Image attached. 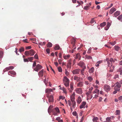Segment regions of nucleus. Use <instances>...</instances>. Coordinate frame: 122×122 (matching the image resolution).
Segmentation results:
<instances>
[{
	"instance_id": "obj_1",
	"label": "nucleus",
	"mask_w": 122,
	"mask_h": 122,
	"mask_svg": "<svg viewBox=\"0 0 122 122\" xmlns=\"http://www.w3.org/2000/svg\"><path fill=\"white\" fill-rule=\"evenodd\" d=\"M114 86V90H116L119 91L120 90V88L121 86V85L118 82H117L112 87Z\"/></svg>"
},
{
	"instance_id": "obj_2",
	"label": "nucleus",
	"mask_w": 122,
	"mask_h": 122,
	"mask_svg": "<svg viewBox=\"0 0 122 122\" xmlns=\"http://www.w3.org/2000/svg\"><path fill=\"white\" fill-rule=\"evenodd\" d=\"M63 83L65 86L68 87L69 86V80L66 77H64L63 79Z\"/></svg>"
},
{
	"instance_id": "obj_3",
	"label": "nucleus",
	"mask_w": 122,
	"mask_h": 122,
	"mask_svg": "<svg viewBox=\"0 0 122 122\" xmlns=\"http://www.w3.org/2000/svg\"><path fill=\"white\" fill-rule=\"evenodd\" d=\"M52 112L54 115L57 116V113L60 112L59 110V108L57 107L52 110Z\"/></svg>"
},
{
	"instance_id": "obj_4",
	"label": "nucleus",
	"mask_w": 122,
	"mask_h": 122,
	"mask_svg": "<svg viewBox=\"0 0 122 122\" xmlns=\"http://www.w3.org/2000/svg\"><path fill=\"white\" fill-rule=\"evenodd\" d=\"M42 66L39 64H37L36 67L34 68V70L36 71H38L41 70L42 68Z\"/></svg>"
},
{
	"instance_id": "obj_5",
	"label": "nucleus",
	"mask_w": 122,
	"mask_h": 122,
	"mask_svg": "<svg viewBox=\"0 0 122 122\" xmlns=\"http://www.w3.org/2000/svg\"><path fill=\"white\" fill-rule=\"evenodd\" d=\"M52 92V89H47L46 90L45 92L47 93V97L50 95V94H51L50 92Z\"/></svg>"
},
{
	"instance_id": "obj_6",
	"label": "nucleus",
	"mask_w": 122,
	"mask_h": 122,
	"mask_svg": "<svg viewBox=\"0 0 122 122\" xmlns=\"http://www.w3.org/2000/svg\"><path fill=\"white\" fill-rule=\"evenodd\" d=\"M47 97L48 98L49 102H54V98L53 96L52 95L47 96Z\"/></svg>"
},
{
	"instance_id": "obj_7",
	"label": "nucleus",
	"mask_w": 122,
	"mask_h": 122,
	"mask_svg": "<svg viewBox=\"0 0 122 122\" xmlns=\"http://www.w3.org/2000/svg\"><path fill=\"white\" fill-rule=\"evenodd\" d=\"M70 88H68L67 89L69 90V92L71 93L72 92V90H73L74 87L73 86V84L72 83H71L70 84Z\"/></svg>"
},
{
	"instance_id": "obj_8",
	"label": "nucleus",
	"mask_w": 122,
	"mask_h": 122,
	"mask_svg": "<svg viewBox=\"0 0 122 122\" xmlns=\"http://www.w3.org/2000/svg\"><path fill=\"white\" fill-rule=\"evenodd\" d=\"M104 90L107 92L110 91L111 89L110 86L107 85H106L104 86Z\"/></svg>"
},
{
	"instance_id": "obj_9",
	"label": "nucleus",
	"mask_w": 122,
	"mask_h": 122,
	"mask_svg": "<svg viewBox=\"0 0 122 122\" xmlns=\"http://www.w3.org/2000/svg\"><path fill=\"white\" fill-rule=\"evenodd\" d=\"M78 65L83 68H86V67L85 65V64L82 61H80L78 63Z\"/></svg>"
},
{
	"instance_id": "obj_10",
	"label": "nucleus",
	"mask_w": 122,
	"mask_h": 122,
	"mask_svg": "<svg viewBox=\"0 0 122 122\" xmlns=\"http://www.w3.org/2000/svg\"><path fill=\"white\" fill-rule=\"evenodd\" d=\"M80 71L79 69H76L73 71L72 72L74 74H79Z\"/></svg>"
},
{
	"instance_id": "obj_11",
	"label": "nucleus",
	"mask_w": 122,
	"mask_h": 122,
	"mask_svg": "<svg viewBox=\"0 0 122 122\" xmlns=\"http://www.w3.org/2000/svg\"><path fill=\"white\" fill-rule=\"evenodd\" d=\"M29 51L30 55V56H33L36 53V52L32 49H31Z\"/></svg>"
},
{
	"instance_id": "obj_12",
	"label": "nucleus",
	"mask_w": 122,
	"mask_h": 122,
	"mask_svg": "<svg viewBox=\"0 0 122 122\" xmlns=\"http://www.w3.org/2000/svg\"><path fill=\"white\" fill-rule=\"evenodd\" d=\"M14 68V67L12 66H10L9 67L6 68L5 69H4V71L5 72L6 71H8L11 69H13Z\"/></svg>"
},
{
	"instance_id": "obj_13",
	"label": "nucleus",
	"mask_w": 122,
	"mask_h": 122,
	"mask_svg": "<svg viewBox=\"0 0 122 122\" xmlns=\"http://www.w3.org/2000/svg\"><path fill=\"white\" fill-rule=\"evenodd\" d=\"M75 94L74 92H73L72 95L71 96L70 98L72 102L75 101Z\"/></svg>"
},
{
	"instance_id": "obj_14",
	"label": "nucleus",
	"mask_w": 122,
	"mask_h": 122,
	"mask_svg": "<svg viewBox=\"0 0 122 122\" xmlns=\"http://www.w3.org/2000/svg\"><path fill=\"white\" fill-rule=\"evenodd\" d=\"M86 102H83L81 103V105L80 106V109L83 108H85V105L86 104Z\"/></svg>"
},
{
	"instance_id": "obj_15",
	"label": "nucleus",
	"mask_w": 122,
	"mask_h": 122,
	"mask_svg": "<svg viewBox=\"0 0 122 122\" xmlns=\"http://www.w3.org/2000/svg\"><path fill=\"white\" fill-rule=\"evenodd\" d=\"M116 10V8L112 7L110 10L109 13L111 14H112Z\"/></svg>"
},
{
	"instance_id": "obj_16",
	"label": "nucleus",
	"mask_w": 122,
	"mask_h": 122,
	"mask_svg": "<svg viewBox=\"0 0 122 122\" xmlns=\"http://www.w3.org/2000/svg\"><path fill=\"white\" fill-rule=\"evenodd\" d=\"M76 91L77 93L79 94H81L82 92L81 89V88L76 89Z\"/></svg>"
},
{
	"instance_id": "obj_17",
	"label": "nucleus",
	"mask_w": 122,
	"mask_h": 122,
	"mask_svg": "<svg viewBox=\"0 0 122 122\" xmlns=\"http://www.w3.org/2000/svg\"><path fill=\"white\" fill-rule=\"evenodd\" d=\"M76 41V39L74 38H73L71 40V43L73 46L74 47L75 46V43Z\"/></svg>"
},
{
	"instance_id": "obj_18",
	"label": "nucleus",
	"mask_w": 122,
	"mask_h": 122,
	"mask_svg": "<svg viewBox=\"0 0 122 122\" xmlns=\"http://www.w3.org/2000/svg\"><path fill=\"white\" fill-rule=\"evenodd\" d=\"M8 74L9 75H10V74L13 75H15L16 74L15 71L12 70L9 71L8 72Z\"/></svg>"
},
{
	"instance_id": "obj_19",
	"label": "nucleus",
	"mask_w": 122,
	"mask_h": 122,
	"mask_svg": "<svg viewBox=\"0 0 122 122\" xmlns=\"http://www.w3.org/2000/svg\"><path fill=\"white\" fill-rule=\"evenodd\" d=\"M44 70L42 69L39 72L38 75L39 76H44Z\"/></svg>"
},
{
	"instance_id": "obj_20",
	"label": "nucleus",
	"mask_w": 122,
	"mask_h": 122,
	"mask_svg": "<svg viewBox=\"0 0 122 122\" xmlns=\"http://www.w3.org/2000/svg\"><path fill=\"white\" fill-rule=\"evenodd\" d=\"M120 14L119 11H117L114 13V15L115 17H116L119 15Z\"/></svg>"
},
{
	"instance_id": "obj_21",
	"label": "nucleus",
	"mask_w": 122,
	"mask_h": 122,
	"mask_svg": "<svg viewBox=\"0 0 122 122\" xmlns=\"http://www.w3.org/2000/svg\"><path fill=\"white\" fill-rule=\"evenodd\" d=\"M81 57L80 55V53H78L76 55L75 58L76 59H78L79 60H80Z\"/></svg>"
},
{
	"instance_id": "obj_22",
	"label": "nucleus",
	"mask_w": 122,
	"mask_h": 122,
	"mask_svg": "<svg viewBox=\"0 0 122 122\" xmlns=\"http://www.w3.org/2000/svg\"><path fill=\"white\" fill-rule=\"evenodd\" d=\"M56 120H57L58 122H63L62 119H61L60 117H58L56 118Z\"/></svg>"
},
{
	"instance_id": "obj_23",
	"label": "nucleus",
	"mask_w": 122,
	"mask_h": 122,
	"mask_svg": "<svg viewBox=\"0 0 122 122\" xmlns=\"http://www.w3.org/2000/svg\"><path fill=\"white\" fill-rule=\"evenodd\" d=\"M99 90L97 89H96L95 90L93 91V94L97 93L98 94H99Z\"/></svg>"
},
{
	"instance_id": "obj_24",
	"label": "nucleus",
	"mask_w": 122,
	"mask_h": 122,
	"mask_svg": "<svg viewBox=\"0 0 122 122\" xmlns=\"http://www.w3.org/2000/svg\"><path fill=\"white\" fill-rule=\"evenodd\" d=\"M70 57V55H64L63 56V58L67 60L69 59Z\"/></svg>"
},
{
	"instance_id": "obj_25",
	"label": "nucleus",
	"mask_w": 122,
	"mask_h": 122,
	"mask_svg": "<svg viewBox=\"0 0 122 122\" xmlns=\"http://www.w3.org/2000/svg\"><path fill=\"white\" fill-rule=\"evenodd\" d=\"M74 79L77 81H80V80L81 79L78 77H74Z\"/></svg>"
},
{
	"instance_id": "obj_26",
	"label": "nucleus",
	"mask_w": 122,
	"mask_h": 122,
	"mask_svg": "<svg viewBox=\"0 0 122 122\" xmlns=\"http://www.w3.org/2000/svg\"><path fill=\"white\" fill-rule=\"evenodd\" d=\"M107 61V63L108 65V66H110L112 67V63L110 61Z\"/></svg>"
},
{
	"instance_id": "obj_27",
	"label": "nucleus",
	"mask_w": 122,
	"mask_h": 122,
	"mask_svg": "<svg viewBox=\"0 0 122 122\" xmlns=\"http://www.w3.org/2000/svg\"><path fill=\"white\" fill-rule=\"evenodd\" d=\"M98 118L97 117H94L93 119L92 120L94 122H98L97 121L98 120Z\"/></svg>"
},
{
	"instance_id": "obj_28",
	"label": "nucleus",
	"mask_w": 122,
	"mask_h": 122,
	"mask_svg": "<svg viewBox=\"0 0 122 122\" xmlns=\"http://www.w3.org/2000/svg\"><path fill=\"white\" fill-rule=\"evenodd\" d=\"M71 62L68 63L67 64V67L69 68L70 69L71 68Z\"/></svg>"
},
{
	"instance_id": "obj_29",
	"label": "nucleus",
	"mask_w": 122,
	"mask_h": 122,
	"mask_svg": "<svg viewBox=\"0 0 122 122\" xmlns=\"http://www.w3.org/2000/svg\"><path fill=\"white\" fill-rule=\"evenodd\" d=\"M60 48V47L59 45H56L55 46L54 48V49L55 50H59Z\"/></svg>"
},
{
	"instance_id": "obj_30",
	"label": "nucleus",
	"mask_w": 122,
	"mask_h": 122,
	"mask_svg": "<svg viewBox=\"0 0 122 122\" xmlns=\"http://www.w3.org/2000/svg\"><path fill=\"white\" fill-rule=\"evenodd\" d=\"M46 77H44V79L43 81L46 84V83L48 81V77H47V80H46Z\"/></svg>"
},
{
	"instance_id": "obj_31",
	"label": "nucleus",
	"mask_w": 122,
	"mask_h": 122,
	"mask_svg": "<svg viewBox=\"0 0 122 122\" xmlns=\"http://www.w3.org/2000/svg\"><path fill=\"white\" fill-rule=\"evenodd\" d=\"M77 101V103L79 104H80L81 102V100L80 97H78Z\"/></svg>"
},
{
	"instance_id": "obj_32",
	"label": "nucleus",
	"mask_w": 122,
	"mask_h": 122,
	"mask_svg": "<svg viewBox=\"0 0 122 122\" xmlns=\"http://www.w3.org/2000/svg\"><path fill=\"white\" fill-rule=\"evenodd\" d=\"M114 48L115 49L116 51H118L120 49V47L118 46H115L114 47Z\"/></svg>"
},
{
	"instance_id": "obj_33",
	"label": "nucleus",
	"mask_w": 122,
	"mask_h": 122,
	"mask_svg": "<svg viewBox=\"0 0 122 122\" xmlns=\"http://www.w3.org/2000/svg\"><path fill=\"white\" fill-rule=\"evenodd\" d=\"M114 66H112V67H111L110 68L109 72H112L113 71V70L114 69Z\"/></svg>"
},
{
	"instance_id": "obj_34",
	"label": "nucleus",
	"mask_w": 122,
	"mask_h": 122,
	"mask_svg": "<svg viewBox=\"0 0 122 122\" xmlns=\"http://www.w3.org/2000/svg\"><path fill=\"white\" fill-rule=\"evenodd\" d=\"M47 47H52V44L51 43L49 42L47 44Z\"/></svg>"
},
{
	"instance_id": "obj_35",
	"label": "nucleus",
	"mask_w": 122,
	"mask_h": 122,
	"mask_svg": "<svg viewBox=\"0 0 122 122\" xmlns=\"http://www.w3.org/2000/svg\"><path fill=\"white\" fill-rule=\"evenodd\" d=\"M62 90L63 91L64 93H65L66 94H67V92L66 91V89L64 87H62Z\"/></svg>"
},
{
	"instance_id": "obj_36",
	"label": "nucleus",
	"mask_w": 122,
	"mask_h": 122,
	"mask_svg": "<svg viewBox=\"0 0 122 122\" xmlns=\"http://www.w3.org/2000/svg\"><path fill=\"white\" fill-rule=\"evenodd\" d=\"M110 26V23L108 22L107 25V28H106V27H105V29L106 30H107L109 28Z\"/></svg>"
},
{
	"instance_id": "obj_37",
	"label": "nucleus",
	"mask_w": 122,
	"mask_h": 122,
	"mask_svg": "<svg viewBox=\"0 0 122 122\" xmlns=\"http://www.w3.org/2000/svg\"><path fill=\"white\" fill-rule=\"evenodd\" d=\"M111 121V119L109 117H107L106 118V121L103 122H110Z\"/></svg>"
},
{
	"instance_id": "obj_38",
	"label": "nucleus",
	"mask_w": 122,
	"mask_h": 122,
	"mask_svg": "<svg viewBox=\"0 0 122 122\" xmlns=\"http://www.w3.org/2000/svg\"><path fill=\"white\" fill-rule=\"evenodd\" d=\"M90 7V6L87 5L84 7V9L86 10H89Z\"/></svg>"
},
{
	"instance_id": "obj_39",
	"label": "nucleus",
	"mask_w": 122,
	"mask_h": 122,
	"mask_svg": "<svg viewBox=\"0 0 122 122\" xmlns=\"http://www.w3.org/2000/svg\"><path fill=\"white\" fill-rule=\"evenodd\" d=\"M117 18L119 20L122 21V14L118 16Z\"/></svg>"
},
{
	"instance_id": "obj_40",
	"label": "nucleus",
	"mask_w": 122,
	"mask_h": 122,
	"mask_svg": "<svg viewBox=\"0 0 122 122\" xmlns=\"http://www.w3.org/2000/svg\"><path fill=\"white\" fill-rule=\"evenodd\" d=\"M24 54L25 55L27 56L30 55L29 51H25V52Z\"/></svg>"
},
{
	"instance_id": "obj_41",
	"label": "nucleus",
	"mask_w": 122,
	"mask_h": 122,
	"mask_svg": "<svg viewBox=\"0 0 122 122\" xmlns=\"http://www.w3.org/2000/svg\"><path fill=\"white\" fill-rule=\"evenodd\" d=\"M106 22H104L100 24V26L102 27H103L106 25Z\"/></svg>"
},
{
	"instance_id": "obj_42",
	"label": "nucleus",
	"mask_w": 122,
	"mask_h": 122,
	"mask_svg": "<svg viewBox=\"0 0 122 122\" xmlns=\"http://www.w3.org/2000/svg\"><path fill=\"white\" fill-rule=\"evenodd\" d=\"M77 86L79 87H81L83 86V84L81 82H80L77 84Z\"/></svg>"
},
{
	"instance_id": "obj_43",
	"label": "nucleus",
	"mask_w": 122,
	"mask_h": 122,
	"mask_svg": "<svg viewBox=\"0 0 122 122\" xmlns=\"http://www.w3.org/2000/svg\"><path fill=\"white\" fill-rule=\"evenodd\" d=\"M24 50H25L24 48L23 47H21L19 51L21 52L24 51Z\"/></svg>"
},
{
	"instance_id": "obj_44",
	"label": "nucleus",
	"mask_w": 122,
	"mask_h": 122,
	"mask_svg": "<svg viewBox=\"0 0 122 122\" xmlns=\"http://www.w3.org/2000/svg\"><path fill=\"white\" fill-rule=\"evenodd\" d=\"M94 67H92L89 70V72L90 73H92L94 71Z\"/></svg>"
},
{
	"instance_id": "obj_45",
	"label": "nucleus",
	"mask_w": 122,
	"mask_h": 122,
	"mask_svg": "<svg viewBox=\"0 0 122 122\" xmlns=\"http://www.w3.org/2000/svg\"><path fill=\"white\" fill-rule=\"evenodd\" d=\"M85 56L86 58L87 59H92V57L90 56H88L87 55H85Z\"/></svg>"
},
{
	"instance_id": "obj_46",
	"label": "nucleus",
	"mask_w": 122,
	"mask_h": 122,
	"mask_svg": "<svg viewBox=\"0 0 122 122\" xmlns=\"http://www.w3.org/2000/svg\"><path fill=\"white\" fill-rule=\"evenodd\" d=\"M72 107L73 108H74L75 107V106L76 104V102L75 101L72 102Z\"/></svg>"
},
{
	"instance_id": "obj_47",
	"label": "nucleus",
	"mask_w": 122,
	"mask_h": 122,
	"mask_svg": "<svg viewBox=\"0 0 122 122\" xmlns=\"http://www.w3.org/2000/svg\"><path fill=\"white\" fill-rule=\"evenodd\" d=\"M118 71L120 72V75H122V68H119L118 70Z\"/></svg>"
},
{
	"instance_id": "obj_48",
	"label": "nucleus",
	"mask_w": 122,
	"mask_h": 122,
	"mask_svg": "<svg viewBox=\"0 0 122 122\" xmlns=\"http://www.w3.org/2000/svg\"><path fill=\"white\" fill-rule=\"evenodd\" d=\"M116 115H119L120 113V111L119 110H117L116 111Z\"/></svg>"
},
{
	"instance_id": "obj_49",
	"label": "nucleus",
	"mask_w": 122,
	"mask_h": 122,
	"mask_svg": "<svg viewBox=\"0 0 122 122\" xmlns=\"http://www.w3.org/2000/svg\"><path fill=\"white\" fill-rule=\"evenodd\" d=\"M28 60L30 62H31L33 60V57H28Z\"/></svg>"
},
{
	"instance_id": "obj_50",
	"label": "nucleus",
	"mask_w": 122,
	"mask_h": 122,
	"mask_svg": "<svg viewBox=\"0 0 122 122\" xmlns=\"http://www.w3.org/2000/svg\"><path fill=\"white\" fill-rule=\"evenodd\" d=\"M51 106H50L48 109V112L49 114H50L52 112V110L50 109Z\"/></svg>"
},
{
	"instance_id": "obj_51",
	"label": "nucleus",
	"mask_w": 122,
	"mask_h": 122,
	"mask_svg": "<svg viewBox=\"0 0 122 122\" xmlns=\"http://www.w3.org/2000/svg\"><path fill=\"white\" fill-rule=\"evenodd\" d=\"M3 54V53L2 51H0V59L2 57Z\"/></svg>"
},
{
	"instance_id": "obj_52",
	"label": "nucleus",
	"mask_w": 122,
	"mask_h": 122,
	"mask_svg": "<svg viewBox=\"0 0 122 122\" xmlns=\"http://www.w3.org/2000/svg\"><path fill=\"white\" fill-rule=\"evenodd\" d=\"M85 68H83L82 70L81 71V74L82 75H84L85 76V75L84 74V73H83V71L84 70V69Z\"/></svg>"
},
{
	"instance_id": "obj_53",
	"label": "nucleus",
	"mask_w": 122,
	"mask_h": 122,
	"mask_svg": "<svg viewBox=\"0 0 122 122\" xmlns=\"http://www.w3.org/2000/svg\"><path fill=\"white\" fill-rule=\"evenodd\" d=\"M113 46L116 43V42L115 41H114L113 42H111L110 43Z\"/></svg>"
},
{
	"instance_id": "obj_54",
	"label": "nucleus",
	"mask_w": 122,
	"mask_h": 122,
	"mask_svg": "<svg viewBox=\"0 0 122 122\" xmlns=\"http://www.w3.org/2000/svg\"><path fill=\"white\" fill-rule=\"evenodd\" d=\"M34 58L36 59H38V56L37 54H36L34 56Z\"/></svg>"
},
{
	"instance_id": "obj_55",
	"label": "nucleus",
	"mask_w": 122,
	"mask_h": 122,
	"mask_svg": "<svg viewBox=\"0 0 122 122\" xmlns=\"http://www.w3.org/2000/svg\"><path fill=\"white\" fill-rule=\"evenodd\" d=\"M88 80L90 81H91L93 79L92 78V77H88Z\"/></svg>"
},
{
	"instance_id": "obj_56",
	"label": "nucleus",
	"mask_w": 122,
	"mask_h": 122,
	"mask_svg": "<svg viewBox=\"0 0 122 122\" xmlns=\"http://www.w3.org/2000/svg\"><path fill=\"white\" fill-rule=\"evenodd\" d=\"M36 61H35L34 62L33 64V65L32 67H33V68L34 67H35L36 66Z\"/></svg>"
},
{
	"instance_id": "obj_57",
	"label": "nucleus",
	"mask_w": 122,
	"mask_h": 122,
	"mask_svg": "<svg viewBox=\"0 0 122 122\" xmlns=\"http://www.w3.org/2000/svg\"><path fill=\"white\" fill-rule=\"evenodd\" d=\"M65 97L63 96H60L59 98L60 99H62L64 100L65 99Z\"/></svg>"
},
{
	"instance_id": "obj_58",
	"label": "nucleus",
	"mask_w": 122,
	"mask_h": 122,
	"mask_svg": "<svg viewBox=\"0 0 122 122\" xmlns=\"http://www.w3.org/2000/svg\"><path fill=\"white\" fill-rule=\"evenodd\" d=\"M58 71L60 72H61L62 71V69L61 67H59L58 68Z\"/></svg>"
},
{
	"instance_id": "obj_59",
	"label": "nucleus",
	"mask_w": 122,
	"mask_h": 122,
	"mask_svg": "<svg viewBox=\"0 0 122 122\" xmlns=\"http://www.w3.org/2000/svg\"><path fill=\"white\" fill-rule=\"evenodd\" d=\"M68 102L69 106H71V101L69 100L68 101Z\"/></svg>"
},
{
	"instance_id": "obj_60",
	"label": "nucleus",
	"mask_w": 122,
	"mask_h": 122,
	"mask_svg": "<svg viewBox=\"0 0 122 122\" xmlns=\"http://www.w3.org/2000/svg\"><path fill=\"white\" fill-rule=\"evenodd\" d=\"M73 115L74 116H76L77 115V112L76 111H74L72 113Z\"/></svg>"
},
{
	"instance_id": "obj_61",
	"label": "nucleus",
	"mask_w": 122,
	"mask_h": 122,
	"mask_svg": "<svg viewBox=\"0 0 122 122\" xmlns=\"http://www.w3.org/2000/svg\"><path fill=\"white\" fill-rule=\"evenodd\" d=\"M46 51L48 54H49L50 53V50L49 48H47L46 50Z\"/></svg>"
},
{
	"instance_id": "obj_62",
	"label": "nucleus",
	"mask_w": 122,
	"mask_h": 122,
	"mask_svg": "<svg viewBox=\"0 0 122 122\" xmlns=\"http://www.w3.org/2000/svg\"><path fill=\"white\" fill-rule=\"evenodd\" d=\"M28 40L27 39H25L24 40H23V41L25 42L28 43Z\"/></svg>"
},
{
	"instance_id": "obj_63",
	"label": "nucleus",
	"mask_w": 122,
	"mask_h": 122,
	"mask_svg": "<svg viewBox=\"0 0 122 122\" xmlns=\"http://www.w3.org/2000/svg\"><path fill=\"white\" fill-rule=\"evenodd\" d=\"M62 54V53L61 52H60L59 54V57L60 58H61Z\"/></svg>"
},
{
	"instance_id": "obj_64",
	"label": "nucleus",
	"mask_w": 122,
	"mask_h": 122,
	"mask_svg": "<svg viewBox=\"0 0 122 122\" xmlns=\"http://www.w3.org/2000/svg\"><path fill=\"white\" fill-rule=\"evenodd\" d=\"M94 20L93 19H92L91 20L90 22L91 24H93L94 23Z\"/></svg>"
}]
</instances>
